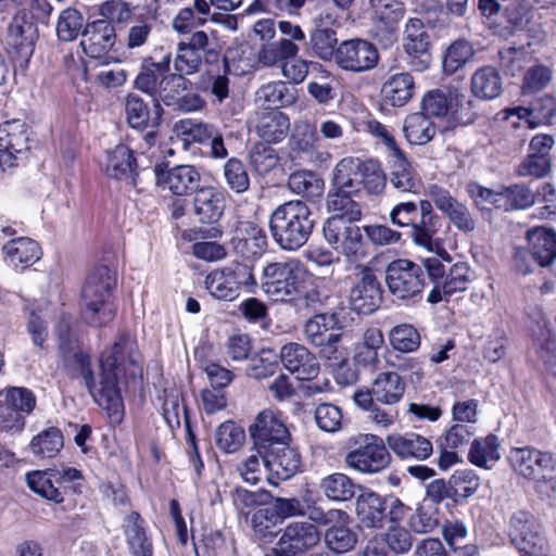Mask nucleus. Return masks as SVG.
<instances>
[{
    "mask_svg": "<svg viewBox=\"0 0 556 556\" xmlns=\"http://www.w3.org/2000/svg\"><path fill=\"white\" fill-rule=\"evenodd\" d=\"M291 192L314 203L321 199L325 190L324 180L312 170H298L288 179Z\"/></svg>",
    "mask_w": 556,
    "mask_h": 556,
    "instance_id": "nucleus-47",
    "label": "nucleus"
},
{
    "mask_svg": "<svg viewBox=\"0 0 556 556\" xmlns=\"http://www.w3.org/2000/svg\"><path fill=\"white\" fill-rule=\"evenodd\" d=\"M320 533L317 527L311 522L295 521L289 523L280 535L273 556H301L306 551L318 545Z\"/></svg>",
    "mask_w": 556,
    "mask_h": 556,
    "instance_id": "nucleus-16",
    "label": "nucleus"
},
{
    "mask_svg": "<svg viewBox=\"0 0 556 556\" xmlns=\"http://www.w3.org/2000/svg\"><path fill=\"white\" fill-rule=\"evenodd\" d=\"M302 270L295 260L268 264L263 270L262 288L273 301L288 302L301 293Z\"/></svg>",
    "mask_w": 556,
    "mask_h": 556,
    "instance_id": "nucleus-8",
    "label": "nucleus"
},
{
    "mask_svg": "<svg viewBox=\"0 0 556 556\" xmlns=\"http://www.w3.org/2000/svg\"><path fill=\"white\" fill-rule=\"evenodd\" d=\"M204 283L205 289L213 298L223 301H233L239 296L243 287H255L256 280L252 266L240 262H232L208 273Z\"/></svg>",
    "mask_w": 556,
    "mask_h": 556,
    "instance_id": "nucleus-7",
    "label": "nucleus"
},
{
    "mask_svg": "<svg viewBox=\"0 0 556 556\" xmlns=\"http://www.w3.org/2000/svg\"><path fill=\"white\" fill-rule=\"evenodd\" d=\"M296 99L298 89L285 81L268 83L256 91V102L269 111L291 106Z\"/></svg>",
    "mask_w": 556,
    "mask_h": 556,
    "instance_id": "nucleus-38",
    "label": "nucleus"
},
{
    "mask_svg": "<svg viewBox=\"0 0 556 556\" xmlns=\"http://www.w3.org/2000/svg\"><path fill=\"white\" fill-rule=\"evenodd\" d=\"M115 285V273L108 266L94 268L87 277L81 290V314L89 325L102 327L114 318L111 294Z\"/></svg>",
    "mask_w": 556,
    "mask_h": 556,
    "instance_id": "nucleus-3",
    "label": "nucleus"
},
{
    "mask_svg": "<svg viewBox=\"0 0 556 556\" xmlns=\"http://www.w3.org/2000/svg\"><path fill=\"white\" fill-rule=\"evenodd\" d=\"M308 46L318 59L323 61L336 60L339 46L337 31L328 28H314L309 34Z\"/></svg>",
    "mask_w": 556,
    "mask_h": 556,
    "instance_id": "nucleus-57",
    "label": "nucleus"
},
{
    "mask_svg": "<svg viewBox=\"0 0 556 556\" xmlns=\"http://www.w3.org/2000/svg\"><path fill=\"white\" fill-rule=\"evenodd\" d=\"M298 53L296 43L282 38L264 45L258 52V61L266 66L282 65L286 61L295 58Z\"/></svg>",
    "mask_w": 556,
    "mask_h": 556,
    "instance_id": "nucleus-54",
    "label": "nucleus"
},
{
    "mask_svg": "<svg viewBox=\"0 0 556 556\" xmlns=\"http://www.w3.org/2000/svg\"><path fill=\"white\" fill-rule=\"evenodd\" d=\"M407 523L416 533H429L439 526V510L431 504H421L409 514Z\"/></svg>",
    "mask_w": 556,
    "mask_h": 556,
    "instance_id": "nucleus-62",
    "label": "nucleus"
},
{
    "mask_svg": "<svg viewBox=\"0 0 556 556\" xmlns=\"http://www.w3.org/2000/svg\"><path fill=\"white\" fill-rule=\"evenodd\" d=\"M218 56L208 35L204 30H195L187 40L178 42L173 60L174 70L184 76L193 75L201 71L203 61L214 63Z\"/></svg>",
    "mask_w": 556,
    "mask_h": 556,
    "instance_id": "nucleus-10",
    "label": "nucleus"
},
{
    "mask_svg": "<svg viewBox=\"0 0 556 556\" xmlns=\"http://www.w3.org/2000/svg\"><path fill=\"white\" fill-rule=\"evenodd\" d=\"M378 35L388 43L396 41L397 24L405 15V5L400 0H369Z\"/></svg>",
    "mask_w": 556,
    "mask_h": 556,
    "instance_id": "nucleus-29",
    "label": "nucleus"
},
{
    "mask_svg": "<svg viewBox=\"0 0 556 556\" xmlns=\"http://www.w3.org/2000/svg\"><path fill=\"white\" fill-rule=\"evenodd\" d=\"M192 83L186 76L175 72L166 73L159 84L157 96L167 106H175L184 92L189 91Z\"/></svg>",
    "mask_w": 556,
    "mask_h": 556,
    "instance_id": "nucleus-55",
    "label": "nucleus"
},
{
    "mask_svg": "<svg viewBox=\"0 0 556 556\" xmlns=\"http://www.w3.org/2000/svg\"><path fill=\"white\" fill-rule=\"evenodd\" d=\"M0 147L25 156L29 150L26 124L17 119L0 126Z\"/></svg>",
    "mask_w": 556,
    "mask_h": 556,
    "instance_id": "nucleus-52",
    "label": "nucleus"
},
{
    "mask_svg": "<svg viewBox=\"0 0 556 556\" xmlns=\"http://www.w3.org/2000/svg\"><path fill=\"white\" fill-rule=\"evenodd\" d=\"M404 137L410 144H426L434 137V123L421 112L409 114L403 122Z\"/></svg>",
    "mask_w": 556,
    "mask_h": 556,
    "instance_id": "nucleus-48",
    "label": "nucleus"
},
{
    "mask_svg": "<svg viewBox=\"0 0 556 556\" xmlns=\"http://www.w3.org/2000/svg\"><path fill=\"white\" fill-rule=\"evenodd\" d=\"M386 176L378 162L344 157L334 167L333 187L358 193L364 188L369 194H378L386 187Z\"/></svg>",
    "mask_w": 556,
    "mask_h": 556,
    "instance_id": "nucleus-4",
    "label": "nucleus"
},
{
    "mask_svg": "<svg viewBox=\"0 0 556 556\" xmlns=\"http://www.w3.org/2000/svg\"><path fill=\"white\" fill-rule=\"evenodd\" d=\"M465 94L456 88L433 89L427 92L421 101V109L430 116L442 117L452 115L457 118L458 109L463 108Z\"/></svg>",
    "mask_w": 556,
    "mask_h": 556,
    "instance_id": "nucleus-31",
    "label": "nucleus"
},
{
    "mask_svg": "<svg viewBox=\"0 0 556 556\" xmlns=\"http://www.w3.org/2000/svg\"><path fill=\"white\" fill-rule=\"evenodd\" d=\"M342 328L338 312L318 313L305 321L304 336L309 344L318 349L321 357L339 363L344 358L341 351Z\"/></svg>",
    "mask_w": 556,
    "mask_h": 556,
    "instance_id": "nucleus-5",
    "label": "nucleus"
},
{
    "mask_svg": "<svg viewBox=\"0 0 556 556\" xmlns=\"http://www.w3.org/2000/svg\"><path fill=\"white\" fill-rule=\"evenodd\" d=\"M536 352L549 369L556 375V338L548 328L542 313H536L529 325Z\"/></svg>",
    "mask_w": 556,
    "mask_h": 556,
    "instance_id": "nucleus-36",
    "label": "nucleus"
},
{
    "mask_svg": "<svg viewBox=\"0 0 556 556\" xmlns=\"http://www.w3.org/2000/svg\"><path fill=\"white\" fill-rule=\"evenodd\" d=\"M386 283L397 300L416 302L425 288V273L420 265L409 260L391 262L386 269Z\"/></svg>",
    "mask_w": 556,
    "mask_h": 556,
    "instance_id": "nucleus-9",
    "label": "nucleus"
},
{
    "mask_svg": "<svg viewBox=\"0 0 556 556\" xmlns=\"http://www.w3.org/2000/svg\"><path fill=\"white\" fill-rule=\"evenodd\" d=\"M290 150L296 157L320 166L331 160V154L320 149L316 126L307 121L295 123L289 140Z\"/></svg>",
    "mask_w": 556,
    "mask_h": 556,
    "instance_id": "nucleus-22",
    "label": "nucleus"
},
{
    "mask_svg": "<svg viewBox=\"0 0 556 556\" xmlns=\"http://www.w3.org/2000/svg\"><path fill=\"white\" fill-rule=\"evenodd\" d=\"M381 302L380 283L374 273L365 268L361 279L350 291V304L358 314L369 315L379 308Z\"/></svg>",
    "mask_w": 556,
    "mask_h": 556,
    "instance_id": "nucleus-27",
    "label": "nucleus"
},
{
    "mask_svg": "<svg viewBox=\"0 0 556 556\" xmlns=\"http://www.w3.org/2000/svg\"><path fill=\"white\" fill-rule=\"evenodd\" d=\"M479 478L472 470H456L450 478L452 500L457 503L473 495L479 488Z\"/></svg>",
    "mask_w": 556,
    "mask_h": 556,
    "instance_id": "nucleus-63",
    "label": "nucleus"
},
{
    "mask_svg": "<svg viewBox=\"0 0 556 556\" xmlns=\"http://www.w3.org/2000/svg\"><path fill=\"white\" fill-rule=\"evenodd\" d=\"M426 194L433 201L435 207L464 232H471L476 228V219L464 203L454 198L451 192L437 184L427 187Z\"/></svg>",
    "mask_w": 556,
    "mask_h": 556,
    "instance_id": "nucleus-23",
    "label": "nucleus"
},
{
    "mask_svg": "<svg viewBox=\"0 0 556 556\" xmlns=\"http://www.w3.org/2000/svg\"><path fill=\"white\" fill-rule=\"evenodd\" d=\"M527 248L515 252L514 266L521 275L533 271V263L547 267L556 260V231L552 228L538 226L527 231Z\"/></svg>",
    "mask_w": 556,
    "mask_h": 556,
    "instance_id": "nucleus-6",
    "label": "nucleus"
},
{
    "mask_svg": "<svg viewBox=\"0 0 556 556\" xmlns=\"http://www.w3.org/2000/svg\"><path fill=\"white\" fill-rule=\"evenodd\" d=\"M255 132L266 143L282 141L290 129V119L281 111H267L257 116Z\"/></svg>",
    "mask_w": 556,
    "mask_h": 556,
    "instance_id": "nucleus-41",
    "label": "nucleus"
},
{
    "mask_svg": "<svg viewBox=\"0 0 556 556\" xmlns=\"http://www.w3.org/2000/svg\"><path fill=\"white\" fill-rule=\"evenodd\" d=\"M261 455L263 466L268 471V481L273 485L290 479L300 470L301 455L295 447L290 446V441L273 446Z\"/></svg>",
    "mask_w": 556,
    "mask_h": 556,
    "instance_id": "nucleus-19",
    "label": "nucleus"
},
{
    "mask_svg": "<svg viewBox=\"0 0 556 556\" xmlns=\"http://www.w3.org/2000/svg\"><path fill=\"white\" fill-rule=\"evenodd\" d=\"M358 446L345 456V463L363 473H377L387 468L391 455L382 438L376 434H365L358 440Z\"/></svg>",
    "mask_w": 556,
    "mask_h": 556,
    "instance_id": "nucleus-13",
    "label": "nucleus"
},
{
    "mask_svg": "<svg viewBox=\"0 0 556 556\" xmlns=\"http://www.w3.org/2000/svg\"><path fill=\"white\" fill-rule=\"evenodd\" d=\"M249 431L257 453H266V450L287 443L291 439L281 414L271 409L260 412Z\"/></svg>",
    "mask_w": 556,
    "mask_h": 556,
    "instance_id": "nucleus-15",
    "label": "nucleus"
},
{
    "mask_svg": "<svg viewBox=\"0 0 556 556\" xmlns=\"http://www.w3.org/2000/svg\"><path fill=\"white\" fill-rule=\"evenodd\" d=\"M471 89L475 96L484 100L497 98L503 90L502 78L492 66L478 70L471 77Z\"/></svg>",
    "mask_w": 556,
    "mask_h": 556,
    "instance_id": "nucleus-49",
    "label": "nucleus"
},
{
    "mask_svg": "<svg viewBox=\"0 0 556 556\" xmlns=\"http://www.w3.org/2000/svg\"><path fill=\"white\" fill-rule=\"evenodd\" d=\"M38 37L37 26L26 11H18L8 27L7 45L9 52L23 62H28Z\"/></svg>",
    "mask_w": 556,
    "mask_h": 556,
    "instance_id": "nucleus-20",
    "label": "nucleus"
},
{
    "mask_svg": "<svg viewBox=\"0 0 556 556\" xmlns=\"http://www.w3.org/2000/svg\"><path fill=\"white\" fill-rule=\"evenodd\" d=\"M315 219L308 205L300 200L278 205L269 218L274 241L286 251H296L309 239Z\"/></svg>",
    "mask_w": 556,
    "mask_h": 556,
    "instance_id": "nucleus-2",
    "label": "nucleus"
},
{
    "mask_svg": "<svg viewBox=\"0 0 556 556\" xmlns=\"http://www.w3.org/2000/svg\"><path fill=\"white\" fill-rule=\"evenodd\" d=\"M387 444L402 459L424 460L433 452L431 441L414 432L390 434L387 437Z\"/></svg>",
    "mask_w": 556,
    "mask_h": 556,
    "instance_id": "nucleus-32",
    "label": "nucleus"
},
{
    "mask_svg": "<svg viewBox=\"0 0 556 556\" xmlns=\"http://www.w3.org/2000/svg\"><path fill=\"white\" fill-rule=\"evenodd\" d=\"M55 469L36 470L27 473L26 481L29 489L41 497L52 501L56 504L63 502V495L58 488L54 486L52 478L55 477Z\"/></svg>",
    "mask_w": 556,
    "mask_h": 556,
    "instance_id": "nucleus-58",
    "label": "nucleus"
},
{
    "mask_svg": "<svg viewBox=\"0 0 556 556\" xmlns=\"http://www.w3.org/2000/svg\"><path fill=\"white\" fill-rule=\"evenodd\" d=\"M320 490L331 501L345 502L354 497L355 484L343 473H332L321 480Z\"/></svg>",
    "mask_w": 556,
    "mask_h": 556,
    "instance_id": "nucleus-59",
    "label": "nucleus"
},
{
    "mask_svg": "<svg viewBox=\"0 0 556 556\" xmlns=\"http://www.w3.org/2000/svg\"><path fill=\"white\" fill-rule=\"evenodd\" d=\"M115 29L106 21L98 20L86 25L81 33L80 47L84 53L98 59L105 55L114 46Z\"/></svg>",
    "mask_w": 556,
    "mask_h": 556,
    "instance_id": "nucleus-30",
    "label": "nucleus"
},
{
    "mask_svg": "<svg viewBox=\"0 0 556 556\" xmlns=\"http://www.w3.org/2000/svg\"><path fill=\"white\" fill-rule=\"evenodd\" d=\"M414 77L407 73H397L386 80L381 87V96L386 104L401 108L410 101L415 94Z\"/></svg>",
    "mask_w": 556,
    "mask_h": 556,
    "instance_id": "nucleus-40",
    "label": "nucleus"
},
{
    "mask_svg": "<svg viewBox=\"0 0 556 556\" xmlns=\"http://www.w3.org/2000/svg\"><path fill=\"white\" fill-rule=\"evenodd\" d=\"M510 523L511 540L522 556H548V542L531 514L518 511L511 517Z\"/></svg>",
    "mask_w": 556,
    "mask_h": 556,
    "instance_id": "nucleus-14",
    "label": "nucleus"
},
{
    "mask_svg": "<svg viewBox=\"0 0 556 556\" xmlns=\"http://www.w3.org/2000/svg\"><path fill=\"white\" fill-rule=\"evenodd\" d=\"M430 36L424 22L419 18H409L403 31V48L409 56V66L416 72L426 71L431 63Z\"/></svg>",
    "mask_w": 556,
    "mask_h": 556,
    "instance_id": "nucleus-18",
    "label": "nucleus"
},
{
    "mask_svg": "<svg viewBox=\"0 0 556 556\" xmlns=\"http://www.w3.org/2000/svg\"><path fill=\"white\" fill-rule=\"evenodd\" d=\"M354 192H348L341 188H334L327 195V210L331 217H340L350 222L361 218L362 212L358 203L352 199Z\"/></svg>",
    "mask_w": 556,
    "mask_h": 556,
    "instance_id": "nucleus-50",
    "label": "nucleus"
},
{
    "mask_svg": "<svg viewBox=\"0 0 556 556\" xmlns=\"http://www.w3.org/2000/svg\"><path fill=\"white\" fill-rule=\"evenodd\" d=\"M7 261L13 266L28 267L41 257L39 244L30 238L21 237L3 245Z\"/></svg>",
    "mask_w": 556,
    "mask_h": 556,
    "instance_id": "nucleus-45",
    "label": "nucleus"
},
{
    "mask_svg": "<svg viewBox=\"0 0 556 556\" xmlns=\"http://www.w3.org/2000/svg\"><path fill=\"white\" fill-rule=\"evenodd\" d=\"M379 52L368 40L354 38L344 40L337 48L336 64L348 72L363 73L378 64Z\"/></svg>",
    "mask_w": 556,
    "mask_h": 556,
    "instance_id": "nucleus-17",
    "label": "nucleus"
},
{
    "mask_svg": "<svg viewBox=\"0 0 556 556\" xmlns=\"http://www.w3.org/2000/svg\"><path fill=\"white\" fill-rule=\"evenodd\" d=\"M469 194L478 206L490 204L505 212L526 210L535 203V193L525 184H514L498 190L475 184L469 186Z\"/></svg>",
    "mask_w": 556,
    "mask_h": 556,
    "instance_id": "nucleus-11",
    "label": "nucleus"
},
{
    "mask_svg": "<svg viewBox=\"0 0 556 556\" xmlns=\"http://www.w3.org/2000/svg\"><path fill=\"white\" fill-rule=\"evenodd\" d=\"M253 538L260 544L271 543L281 529L278 527V517L268 508L258 509L251 518Z\"/></svg>",
    "mask_w": 556,
    "mask_h": 556,
    "instance_id": "nucleus-53",
    "label": "nucleus"
},
{
    "mask_svg": "<svg viewBox=\"0 0 556 556\" xmlns=\"http://www.w3.org/2000/svg\"><path fill=\"white\" fill-rule=\"evenodd\" d=\"M500 444L495 435H488L484 439H476L471 443L468 454L469 460L479 466L488 467L489 462H496L500 459Z\"/></svg>",
    "mask_w": 556,
    "mask_h": 556,
    "instance_id": "nucleus-60",
    "label": "nucleus"
},
{
    "mask_svg": "<svg viewBox=\"0 0 556 556\" xmlns=\"http://www.w3.org/2000/svg\"><path fill=\"white\" fill-rule=\"evenodd\" d=\"M433 201L420 200L418 206V226L414 227V243L428 251H437L444 260L450 262L446 251L440 248V242L435 238L440 227V217L433 211Z\"/></svg>",
    "mask_w": 556,
    "mask_h": 556,
    "instance_id": "nucleus-26",
    "label": "nucleus"
},
{
    "mask_svg": "<svg viewBox=\"0 0 556 556\" xmlns=\"http://www.w3.org/2000/svg\"><path fill=\"white\" fill-rule=\"evenodd\" d=\"M350 518L329 527L324 534L327 547L336 554L352 551L357 543L356 533L349 527Z\"/></svg>",
    "mask_w": 556,
    "mask_h": 556,
    "instance_id": "nucleus-51",
    "label": "nucleus"
},
{
    "mask_svg": "<svg viewBox=\"0 0 556 556\" xmlns=\"http://www.w3.org/2000/svg\"><path fill=\"white\" fill-rule=\"evenodd\" d=\"M170 62V53L165 54L157 62L152 61L151 58L144 59L135 80L136 87L148 94H155L159 90V76H165L168 73Z\"/></svg>",
    "mask_w": 556,
    "mask_h": 556,
    "instance_id": "nucleus-46",
    "label": "nucleus"
},
{
    "mask_svg": "<svg viewBox=\"0 0 556 556\" xmlns=\"http://www.w3.org/2000/svg\"><path fill=\"white\" fill-rule=\"evenodd\" d=\"M100 367L99 388L96 390L94 384L89 392L108 410L111 421L119 424L124 417L122 392L130 384L136 386L142 377V356L136 337L119 332L113 345L102 353Z\"/></svg>",
    "mask_w": 556,
    "mask_h": 556,
    "instance_id": "nucleus-1",
    "label": "nucleus"
},
{
    "mask_svg": "<svg viewBox=\"0 0 556 556\" xmlns=\"http://www.w3.org/2000/svg\"><path fill=\"white\" fill-rule=\"evenodd\" d=\"M236 250L245 258L261 256L267 248V238L261 227L251 222H242L237 228Z\"/></svg>",
    "mask_w": 556,
    "mask_h": 556,
    "instance_id": "nucleus-42",
    "label": "nucleus"
},
{
    "mask_svg": "<svg viewBox=\"0 0 556 556\" xmlns=\"http://www.w3.org/2000/svg\"><path fill=\"white\" fill-rule=\"evenodd\" d=\"M244 430L233 421L222 424L215 434L216 445L226 453H235L244 442Z\"/></svg>",
    "mask_w": 556,
    "mask_h": 556,
    "instance_id": "nucleus-64",
    "label": "nucleus"
},
{
    "mask_svg": "<svg viewBox=\"0 0 556 556\" xmlns=\"http://www.w3.org/2000/svg\"><path fill=\"white\" fill-rule=\"evenodd\" d=\"M223 192L213 187H203L197 190L192 201L193 214L199 223L215 224L223 216L225 210Z\"/></svg>",
    "mask_w": 556,
    "mask_h": 556,
    "instance_id": "nucleus-33",
    "label": "nucleus"
},
{
    "mask_svg": "<svg viewBox=\"0 0 556 556\" xmlns=\"http://www.w3.org/2000/svg\"><path fill=\"white\" fill-rule=\"evenodd\" d=\"M389 342L395 351L410 353L420 346V334L413 325L401 324L390 330Z\"/></svg>",
    "mask_w": 556,
    "mask_h": 556,
    "instance_id": "nucleus-61",
    "label": "nucleus"
},
{
    "mask_svg": "<svg viewBox=\"0 0 556 556\" xmlns=\"http://www.w3.org/2000/svg\"><path fill=\"white\" fill-rule=\"evenodd\" d=\"M389 176L390 184L400 192L417 193L421 178L401 149H396Z\"/></svg>",
    "mask_w": 556,
    "mask_h": 556,
    "instance_id": "nucleus-37",
    "label": "nucleus"
},
{
    "mask_svg": "<svg viewBox=\"0 0 556 556\" xmlns=\"http://www.w3.org/2000/svg\"><path fill=\"white\" fill-rule=\"evenodd\" d=\"M280 359L287 370L299 380H312L319 372V364L314 354L300 343L290 342L280 350Z\"/></svg>",
    "mask_w": 556,
    "mask_h": 556,
    "instance_id": "nucleus-28",
    "label": "nucleus"
},
{
    "mask_svg": "<svg viewBox=\"0 0 556 556\" xmlns=\"http://www.w3.org/2000/svg\"><path fill=\"white\" fill-rule=\"evenodd\" d=\"M55 332L64 365L71 371L81 376L87 389L91 390L94 386V376L90 368V357L79 349L78 339L71 331V318L68 316L60 318Z\"/></svg>",
    "mask_w": 556,
    "mask_h": 556,
    "instance_id": "nucleus-12",
    "label": "nucleus"
},
{
    "mask_svg": "<svg viewBox=\"0 0 556 556\" xmlns=\"http://www.w3.org/2000/svg\"><path fill=\"white\" fill-rule=\"evenodd\" d=\"M125 113L130 127L142 130L156 128L160 125L163 108L155 101L151 111L138 94L130 93L126 98Z\"/></svg>",
    "mask_w": 556,
    "mask_h": 556,
    "instance_id": "nucleus-34",
    "label": "nucleus"
},
{
    "mask_svg": "<svg viewBox=\"0 0 556 556\" xmlns=\"http://www.w3.org/2000/svg\"><path fill=\"white\" fill-rule=\"evenodd\" d=\"M509 462L517 473L531 480L545 478L555 469L553 455L532 446L513 447Z\"/></svg>",
    "mask_w": 556,
    "mask_h": 556,
    "instance_id": "nucleus-24",
    "label": "nucleus"
},
{
    "mask_svg": "<svg viewBox=\"0 0 556 556\" xmlns=\"http://www.w3.org/2000/svg\"><path fill=\"white\" fill-rule=\"evenodd\" d=\"M372 387L376 402L393 406L402 400L406 383L397 372L386 371L376 377Z\"/></svg>",
    "mask_w": 556,
    "mask_h": 556,
    "instance_id": "nucleus-44",
    "label": "nucleus"
},
{
    "mask_svg": "<svg viewBox=\"0 0 556 556\" xmlns=\"http://www.w3.org/2000/svg\"><path fill=\"white\" fill-rule=\"evenodd\" d=\"M104 173L116 180L136 188L138 185V164L135 150L124 143L115 146L105 152L102 163Z\"/></svg>",
    "mask_w": 556,
    "mask_h": 556,
    "instance_id": "nucleus-25",
    "label": "nucleus"
},
{
    "mask_svg": "<svg viewBox=\"0 0 556 556\" xmlns=\"http://www.w3.org/2000/svg\"><path fill=\"white\" fill-rule=\"evenodd\" d=\"M155 182L173 195L186 197L200 189L201 174L192 165H176L164 170L161 164L154 167Z\"/></svg>",
    "mask_w": 556,
    "mask_h": 556,
    "instance_id": "nucleus-21",
    "label": "nucleus"
},
{
    "mask_svg": "<svg viewBox=\"0 0 556 556\" xmlns=\"http://www.w3.org/2000/svg\"><path fill=\"white\" fill-rule=\"evenodd\" d=\"M356 515L361 525L369 529H382L387 521L384 498L375 492L362 493L356 498Z\"/></svg>",
    "mask_w": 556,
    "mask_h": 556,
    "instance_id": "nucleus-39",
    "label": "nucleus"
},
{
    "mask_svg": "<svg viewBox=\"0 0 556 556\" xmlns=\"http://www.w3.org/2000/svg\"><path fill=\"white\" fill-rule=\"evenodd\" d=\"M127 544L134 556H153V546L144 529V521L137 511L126 516L123 523Z\"/></svg>",
    "mask_w": 556,
    "mask_h": 556,
    "instance_id": "nucleus-43",
    "label": "nucleus"
},
{
    "mask_svg": "<svg viewBox=\"0 0 556 556\" xmlns=\"http://www.w3.org/2000/svg\"><path fill=\"white\" fill-rule=\"evenodd\" d=\"M470 279L471 270L469 265L465 262H458L446 271L443 285H438L432 288L427 301L435 304L446 300L453 293L463 292L467 290Z\"/></svg>",
    "mask_w": 556,
    "mask_h": 556,
    "instance_id": "nucleus-35",
    "label": "nucleus"
},
{
    "mask_svg": "<svg viewBox=\"0 0 556 556\" xmlns=\"http://www.w3.org/2000/svg\"><path fill=\"white\" fill-rule=\"evenodd\" d=\"M63 447V434L55 428L51 427L35 435L29 444L33 454L41 458H52L59 454Z\"/></svg>",
    "mask_w": 556,
    "mask_h": 556,
    "instance_id": "nucleus-56",
    "label": "nucleus"
}]
</instances>
